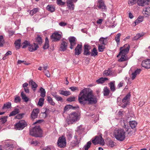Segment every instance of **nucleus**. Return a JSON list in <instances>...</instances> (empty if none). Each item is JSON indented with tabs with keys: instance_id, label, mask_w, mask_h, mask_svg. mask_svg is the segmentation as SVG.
Wrapping results in <instances>:
<instances>
[{
	"instance_id": "nucleus-1",
	"label": "nucleus",
	"mask_w": 150,
	"mask_h": 150,
	"mask_svg": "<svg viewBox=\"0 0 150 150\" xmlns=\"http://www.w3.org/2000/svg\"><path fill=\"white\" fill-rule=\"evenodd\" d=\"M78 100L79 103L83 105L86 104H95L97 102L96 98L94 96L89 89L87 88H84L81 91Z\"/></svg>"
},
{
	"instance_id": "nucleus-2",
	"label": "nucleus",
	"mask_w": 150,
	"mask_h": 150,
	"mask_svg": "<svg viewBox=\"0 0 150 150\" xmlns=\"http://www.w3.org/2000/svg\"><path fill=\"white\" fill-rule=\"evenodd\" d=\"M114 135L115 138L119 141H123L125 138V132L122 129L115 130L114 132Z\"/></svg>"
},
{
	"instance_id": "nucleus-3",
	"label": "nucleus",
	"mask_w": 150,
	"mask_h": 150,
	"mask_svg": "<svg viewBox=\"0 0 150 150\" xmlns=\"http://www.w3.org/2000/svg\"><path fill=\"white\" fill-rule=\"evenodd\" d=\"M42 132L39 126H36L30 129V135L36 137H41Z\"/></svg>"
},
{
	"instance_id": "nucleus-4",
	"label": "nucleus",
	"mask_w": 150,
	"mask_h": 150,
	"mask_svg": "<svg viewBox=\"0 0 150 150\" xmlns=\"http://www.w3.org/2000/svg\"><path fill=\"white\" fill-rule=\"evenodd\" d=\"M79 115L77 112H73L69 115V117L66 120V122L68 124H72L74 122L79 120Z\"/></svg>"
},
{
	"instance_id": "nucleus-5",
	"label": "nucleus",
	"mask_w": 150,
	"mask_h": 150,
	"mask_svg": "<svg viewBox=\"0 0 150 150\" xmlns=\"http://www.w3.org/2000/svg\"><path fill=\"white\" fill-rule=\"evenodd\" d=\"M131 94L130 93H128L122 100V103L121 107L123 108H125L129 103Z\"/></svg>"
},
{
	"instance_id": "nucleus-6",
	"label": "nucleus",
	"mask_w": 150,
	"mask_h": 150,
	"mask_svg": "<svg viewBox=\"0 0 150 150\" xmlns=\"http://www.w3.org/2000/svg\"><path fill=\"white\" fill-rule=\"evenodd\" d=\"M57 145L60 148L65 147L66 145V142L65 137L62 136L59 137L57 142Z\"/></svg>"
},
{
	"instance_id": "nucleus-7",
	"label": "nucleus",
	"mask_w": 150,
	"mask_h": 150,
	"mask_svg": "<svg viewBox=\"0 0 150 150\" xmlns=\"http://www.w3.org/2000/svg\"><path fill=\"white\" fill-rule=\"evenodd\" d=\"M129 48V45L127 44L125 45L123 47H120L119 55H123L126 56V54L128 53Z\"/></svg>"
},
{
	"instance_id": "nucleus-8",
	"label": "nucleus",
	"mask_w": 150,
	"mask_h": 150,
	"mask_svg": "<svg viewBox=\"0 0 150 150\" xmlns=\"http://www.w3.org/2000/svg\"><path fill=\"white\" fill-rule=\"evenodd\" d=\"M27 125L26 122L24 120H22L16 123L15 126L16 129L21 130L23 129Z\"/></svg>"
},
{
	"instance_id": "nucleus-9",
	"label": "nucleus",
	"mask_w": 150,
	"mask_h": 150,
	"mask_svg": "<svg viewBox=\"0 0 150 150\" xmlns=\"http://www.w3.org/2000/svg\"><path fill=\"white\" fill-rule=\"evenodd\" d=\"M92 142L95 145H96L97 144L104 145V139L101 136H96L95 138L92 140Z\"/></svg>"
},
{
	"instance_id": "nucleus-10",
	"label": "nucleus",
	"mask_w": 150,
	"mask_h": 150,
	"mask_svg": "<svg viewBox=\"0 0 150 150\" xmlns=\"http://www.w3.org/2000/svg\"><path fill=\"white\" fill-rule=\"evenodd\" d=\"M84 129L83 125H80L77 128V130L75 133V136H77L80 139H81L82 138V134L83 132Z\"/></svg>"
},
{
	"instance_id": "nucleus-11",
	"label": "nucleus",
	"mask_w": 150,
	"mask_h": 150,
	"mask_svg": "<svg viewBox=\"0 0 150 150\" xmlns=\"http://www.w3.org/2000/svg\"><path fill=\"white\" fill-rule=\"evenodd\" d=\"M53 42H57L59 41L61 38L62 35L57 32L53 33L50 36Z\"/></svg>"
},
{
	"instance_id": "nucleus-12",
	"label": "nucleus",
	"mask_w": 150,
	"mask_h": 150,
	"mask_svg": "<svg viewBox=\"0 0 150 150\" xmlns=\"http://www.w3.org/2000/svg\"><path fill=\"white\" fill-rule=\"evenodd\" d=\"M77 1V0H67L66 3L68 8L70 10H74L75 6L74 3H76Z\"/></svg>"
},
{
	"instance_id": "nucleus-13",
	"label": "nucleus",
	"mask_w": 150,
	"mask_h": 150,
	"mask_svg": "<svg viewBox=\"0 0 150 150\" xmlns=\"http://www.w3.org/2000/svg\"><path fill=\"white\" fill-rule=\"evenodd\" d=\"M39 112V110L38 108L33 109L31 114V119L33 120L37 118Z\"/></svg>"
},
{
	"instance_id": "nucleus-14",
	"label": "nucleus",
	"mask_w": 150,
	"mask_h": 150,
	"mask_svg": "<svg viewBox=\"0 0 150 150\" xmlns=\"http://www.w3.org/2000/svg\"><path fill=\"white\" fill-rule=\"evenodd\" d=\"M142 67L146 69H150V59H148L142 61Z\"/></svg>"
},
{
	"instance_id": "nucleus-15",
	"label": "nucleus",
	"mask_w": 150,
	"mask_h": 150,
	"mask_svg": "<svg viewBox=\"0 0 150 150\" xmlns=\"http://www.w3.org/2000/svg\"><path fill=\"white\" fill-rule=\"evenodd\" d=\"M38 47H39L37 44L33 43V44H30L29 46L28 47V50L30 51L33 52L37 50Z\"/></svg>"
},
{
	"instance_id": "nucleus-16",
	"label": "nucleus",
	"mask_w": 150,
	"mask_h": 150,
	"mask_svg": "<svg viewBox=\"0 0 150 150\" xmlns=\"http://www.w3.org/2000/svg\"><path fill=\"white\" fill-rule=\"evenodd\" d=\"M67 42H66L63 39L62 40L60 47L61 50L63 51H65L67 48Z\"/></svg>"
},
{
	"instance_id": "nucleus-17",
	"label": "nucleus",
	"mask_w": 150,
	"mask_h": 150,
	"mask_svg": "<svg viewBox=\"0 0 150 150\" xmlns=\"http://www.w3.org/2000/svg\"><path fill=\"white\" fill-rule=\"evenodd\" d=\"M98 7L103 11L106 9V6L104 3L103 0H98Z\"/></svg>"
},
{
	"instance_id": "nucleus-18",
	"label": "nucleus",
	"mask_w": 150,
	"mask_h": 150,
	"mask_svg": "<svg viewBox=\"0 0 150 150\" xmlns=\"http://www.w3.org/2000/svg\"><path fill=\"white\" fill-rule=\"evenodd\" d=\"M150 0H137V3L138 5L140 6H144V5L148 4Z\"/></svg>"
},
{
	"instance_id": "nucleus-19",
	"label": "nucleus",
	"mask_w": 150,
	"mask_h": 150,
	"mask_svg": "<svg viewBox=\"0 0 150 150\" xmlns=\"http://www.w3.org/2000/svg\"><path fill=\"white\" fill-rule=\"evenodd\" d=\"M81 45L78 44L76 47L75 49V55H79L81 53L82 50Z\"/></svg>"
},
{
	"instance_id": "nucleus-20",
	"label": "nucleus",
	"mask_w": 150,
	"mask_h": 150,
	"mask_svg": "<svg viewBox=\"0 0 150 150\" xmlns=\"http://www.w3.org/2000/svg\"><path fill=\"white\" fill-rule=\"evenodd\" d=\"M91 49V47L87 45H84V49L83 54L84 55L88 56L91 53L89 52V50Z\"/></svg>"
},
{
	"instance_id": "nucleus-21",
	"label": "nucleus",
	"mask_w": 150,
	"mask_h": 150,
	"mask_svg": "<svg viewBox=\"0 0 150 150\" xmlns=\"http://www.w3.org/2000/svg\"><path fill=\"white\" fill-rule=\"evenodd\" d=\"M29 83L31 86V88L34 91H35L38 87L37 84L32 80H30L29 82Z\"/></svg>"
},
{
	"instance_id": "nucleus-22",
	"label": "nucleus",
	"mask_w": 150,
	"mask_h": 150,
	"mask_svg": "<svg viewBox=\"0 0 150 150\" xmlns=\"http://www.w3.org/2000/svg\"><path fill=\"white\" fill-rule=\"evenodd\" d=\"M108 85L111 91L112 92H114L115 90V81H113L110 82L108 83Z\"/></svg>"
},
{
	"instance_id": "nucleus-23",
	"label": "nucleus",
	"mask_w": 150,
	"mask_h": 150,
	"mask_svg": "<svg viewBox=\"0 0 150 150\" xmlns=\"http://www.w3.org/2000/svg\"><path fill=\"white\" fill-rule=\"evenodd\" d=\"M78 137L77 136H74V138L75 139V140L73 141L72 142V145L73 146H77L78 147H79V144L80 142V139H79V140L78 138Z\"/></svg>"
},
{
	"instance_id": "nucleus-24",
	"label": "nucleus",
	"mask_w": 150,
	"mask_h": 150,
	"mask_svg": "<svg viewBox=\"0 0 150 150\" xmlns=\"http://www.w3.org/2000/svg\"><path fill=\"white\" fill-rule=\"evenodd\" d=\"M141 70L140 69H137L134 72L132 73V79L134 80L135 79L137 75L139 74L141 72Z\"/></svg>"
},
{
	"instance_id": "nucleus-25",
	"label": "nucleus",
	"mask_w": 150,
	"mask_h": 150,
	"mask_svg": "<svg viewBox=\"0 0 150 150\" xmlns=\"http://www.w3.org/2000/svg\"><path fill=\"white\" fill-rule=\"evenodd\" d=\"M21 40L20 39H18L15 41L14 44L15 48L16 49H18L20 48L21 47Z\"/></svg>"
},
{
	"instance_id": "nucleus-26",
	"label": "nucleus",
	"mask_w": 150,
	"mask_h": 150,
	"mask_svg": "<svg viewBox=\"0 0 150 150\" xmlns=\"http://www.w3.org/2000/svg\"><path fill=\"white\" fill-rule=\"evenodd\" d=\"M59 93L60 94L64 95L65 96H68L71 94L70 92L69 91L61 90L59 91Z\"/></svg>"
},
{
	"instance_id": "nucleus-27",
	"label": "nucleus",
	"mask_w": 150,
	"mask_h": 150,
	"mask_svg": "<svg viewBox=\"0 0 150 150\" xmlns=\"http://www.w3.org/2000/svg\"><path fill=\"white\" fill-rule=\"evenodd\" d=\"M107 37L105 38L101 37L99 39V41L100 42V43L101 44L105 45L107 44L108 41L107 40Z\"/></svg>"
},
{
	"instance_id": "nucleus-28",
	"label": "nucleus",
	"mask_w": 150,
	"mask_h": 150,
	"mask_svg": "<svg viewBox=\"0 0 150 150\" xmlns=\"http://www.w3.org/2000/svg\"><path fill=\"white\" fill-rule=\"evenodd\" d=\"M143 13L146 15V16L147 17L148 16L150 15V7H147L144 10V11H143Z\"/></svg>"
},
{
	"instance_id": "nucleus-29",
	"label": "nucleus",
	"mask_w": 150,
	"mask_h": 150,
	"mask_svg": "<svg viewBox=\"0 0 150 150\" xmlns=\"http://www.w3.org/2000/svg\"><path fill=\"white\" fill-rule=\"evenodd\" d=\"M19 109L18 108H16L14 109V110L9 115V116H14L16 114L19 112Z\"/></svg>"
},
{
	"instance_id": "nucleus-30",
	"label": "nucleus",
	"mask_w": 150,
	"mask_h": 150,
	"mask_svg": "<svg viewBox=\"0 0 150 150\" xmlns=\"http://www.w3.org/2000/svg\"><path fill=\"white\" fill-rule=\"evenodd\" d=\"M46 9L50 12H52L54 11L55 8L52 5H48L46 7Z\"/></svg>"
},
{
	"instance_id": "nucleus-31",
	"label": "nucleus",
	"mask_w": 150,
	"mask_h": 150,
	"mask_svg": "<svg viewBox=\"0 0 150 150\" xmlns=\"http://www.w3.org/2000/svg\"><path fill=\"white\" fill-rule=\"evenodd\" d=\"M110 92V90L109 88L105 87L103 89V94L104 96H108L109 95Z\"/></svg>"
},
{
	"instance_id": "nucleus-32",
	"label": "nucleus",
	"mask_w": 150,
	"mask_h": 150,
	"mask_svg": "<svg viewBox=\"0 0 150 150\" xmlns=\"http://www.w3.org/2000/svg\"><path fill=\"white\" fill-rule=\"evenodd\" d=\"M108 79L107 78H101L97 80L96 82L98 83H104Z\"/></svg>"
},
{
	"instance_id": "nucleus-33",
	"label": "nucleus",
	"mask_w": 150,
	"mask_h": 150,
	"mask_svg": "<svg viewBox=\"0 0 150 150\" xmlns=\"http://www.w3.org/2000/svg\"><path fill=\"white\" fill-rule=\"evenodd\" d=\"M76 108V107H73L71 105H68L65 107L64 108V112H65L67 110H69V109H74Z\"/></svg>"
},
{
	"instance_id": "nucleus-34",
	"label": "nucleus",
	"mask_w": 150,
	"mask_h": 150,
	"mask_svg": "<svg viewBox=\"0 0 150 150\" xmlns=\"http://www.w3.org/2000/svg\"><path fill=\"white\" fill-rule=\"evenodd\" d=\"M40 96L42 98H44L45 96L46 91L45 89L42 87H41L40 88Z\"/></svg>"
},
{
	"instance_id": "nucleus-35",
	"label": "nucleus",
	"mask_w": 150,
	"mask_h": 150,
	"mask_svg": "<svg viewBox=\"0 0 150 150\" xmlns=\"http://www.w3.org/2000/svg\"><path fill=\"white\" fill-rule=\"evenodd\" d=\"M30 44V42L29 41L25 40L22 43L23 46L22 47V48H25L28 46H29Z\"/></svg>"
},
{
	"instance_id": "nucleus-36",
	"label": "nucleus",
	"mask_w": 150,
	"mask_h": 150,
	"mask_svg": "<svg viewBox=\"0 0 150 150\" xmlns=\"http://www.w3.org/2000/svg\"><path fill=\"white\" fill-rule=\"evenodd\" d=\"M47 100L48 103L51 105H54L55 104L54 102L53 101L52 98L50 96H47Z\"/></svg>"
},
{
	"instance_id": "nucleus-37",
	"label": "nucleus",
	"mask_w": 150,
	"mask_h": 150,
	"mask_svg": "<svg viewBox=\"0 0 150 150\" xmlns=\"http://www.w3.org/2000/svg\"><path fill=\"white\" fill-rule=\"evenodd\" d=\"M49 40L47 38H45V44L43 47L44 49H46L49 47Z\"/></svg>"
},
{
	"instance_id": "nucleus-38",
	"label": "nucleus",
	"mask_w": 150,
	"mask_h": 150,
	"mask_svg": "<svg viewBox=\"0 0 150 150\" xmlns=\"http://www.w3.org/2000/svg\"><path fill=\"white\" fill-rule=\"evenodd\" d=\"M98 52L96 48L94 47L92 50L91 53V56H95L98 55Z\"/></svg>"
},
{
	"instance_id": "nucleus-39",
	"label": "nucleus",
	"mask_w": 150,
	"mask_h": 150,
	"mask_svg": "<svg viewBox=\"0 0 150 150\" xmlns=\"http://www.w3.org/2000/svg\"><path fill=\"white\" fill-rule=\"evenodd\" d=\"M21 96L22 99L25 102H27L28 101L29 99L26 96L25 94L23 92H22L21 93Z\"/></svg>"
},
{
	"instance_id": "nucleus-40",
	"label": "nucleus",
	"mask_w": 150,
	"mask_h": 150,
	"mask_svg": "<svg viewBox=\"0 0 150 150\" xmlns=\"http://www.w3.org/2000/svg\"><path fill=\"white\" fill-rule=\"evenodd\" d=\"M121 57L118 60L119 62H122L126 61L128 59L127 57L125 55H121Z\"/></svg>"
},
{
	"instance_id": "nucleus-41",
	"label": "nucleus",
	"mask_w": 150,
	"mask_h": 150,
	"mask_svg": "<svg viewBox=\"0 0 150 150\" xmlns=\"http://www.w3.org/2000/svg\"><path fill=\"white\" fill-rule=\"evenodd\" d=\"M11 107V102H8L4 104L3 106V107L2 109H4L5 108L8 109L10 108Z\"/></svg>"
},
{
	"instance_id": "nucleus-42",
	"label": "nucleus",
	"mask_w": 150,
	"mask_h": 150,
	"mask_svg": "<svg viewBox=\"0 0 150 150\" xmlns=\"http://www.w3.org/2000/svg\"><path fill=\"white\" fill-rule=\"evenodd\" d=\"M5 147L7 150H12L14 147L13 144H6Z\"/></svg>"
},
{
	"instance_id": "nucleus-43",
	"label": "nucleus",
	"mask_w": 150,
	"mask_h": 150,
	"mask_svg": "<svg viewBox=\"0 0 150 150\" xmlns=\"http://www.w3.org/2000/svg\"><path fill=\"white\" fill-rule=\"evenodd\" d=\"M137 123L135 121H132L129 122V125L132 129L135 128L137 125Z\"/></svg>"
},
{
	"instance_id": "nucleus-44",
	"label": "nucleus",
	"mask_w": 150,
	"mask_h": 150,
	"mask_svg": "<svg viewBox=\"0 0 150 150\" xmlns=\"http://www.w3.org/2000/svg\"><path fill=\"white\" fill-rule=\"evenodd\" d=\"M36 42L38 44L41 45L42 43V38L39 35H38L36 38Z\"/></svg>"
},
{
	"instance_id": "nucleus-45",
	"label": "nucleus",
	"mask_w": 150,
	"mask_h": 150,
	"mask_svg": "<svg viewBox=\"0 0 150 150\" xmlns=\"http://www.w3.org/2000/svg\"><path fill=\"white\" fill-rule=\"evenodd\" d=\"M68 40L70 43L76 42V39L74 37H70L68 38Z\"/></svg>"
},
{
	"instance_id": "nucleus-46",
	"label": "nucleus",
	"mask_w": 150,
	"mask_h": 150,
	"mask_svg": "<svg viewBox=\"0 0 150 150\" xmlns=\"http://www.w3.org/2000/svg\"><path fill=\"white\" fill-rule=\"evenodd\" d=\"M121 34L120 33H118L115 36V40L117 42V44H119L120 41V37L121 36Z\"/></svg>"
},
{
	"instance_id": "nucleus-47",
	"label": "nucleus",
	"mask_w": 150,
	"mask_h": 150,
	"mask_svg": "<svg viewBox=\"0 0 150 150\" xmlns=\"http://www.w3.org/2000/svg\"><path fill=\"white\" fill-rule=\"evenodd\" d=\"M91 144V143L90 141L87 142V144L84 146V148L85 150H88L90 147Z\"/></svg>"
},
{
	"instance_id": "nucleus-48",
	"label": "nucleus",
	"mask_w": 150,
	"mask_h": 150,
	"mask_svg": "<svg viewBox=\"0 0 150 150\" xmlns=\"http://www.w3.org/2000/svg\"><path fill=\"white\" fill-rule=\"evenodd\" d=\"M66 100L68 102H73L76 101V98L74 96H72L68 98Z\"/></svg>"
},
{
	"instance_id": "nucleus-49",
	"label": "nucleus",
	"mask_w": 150,
	"mask_h": 150,
	"mask_svg": "<svg viewBox=\"0 0 150 150\" xmlns=\"http://www.w3.org/2000/svg\"><path fill=\"white\" fill-rule=\"evenodd\" d=\"M38 8H34L32 10H31L30 11V14L31 16H33L34 14L36 13L38 11Z\"/></svg>"
},
{
	"instance_id": "nucleus-50",
	"label": "nucleus",
	"mask_w": 150,
	"mask_h": 150,
	"mask_svg": "<svg viewBox=\"0 0 150 150\" xmlns=\"http://www.w3.org/2000/svg\"><path fill=\"white\" fill-rule=\"evenodd\" d=\"M44 100L43 98H40L38 102V105L40 106H42L44 104Z\"/></svg>"
},
{
	"instance_id": "nucleus-51",
	"label": "nucleus",
	"mask_w": 150,
	"mask_h": 150,
	"mask_svg": "<svg viewBox=\"0 0 150 150\" xmlns=\"http://www.w3.org/2000/svg\"><path fill=\"white\" fill-rule=\"evenodd\" d=\"M4 41L3 35L0 36V47L3 46L4 44Z\"/></svg>"
},
{
	"instance_id": "nucleus-52",
	"label": "nucleus",
	"mask_w": 150,
	"mask_h": 150,
	"mask_svg": "<svg viewBox=\"0 0 150 150\" xmlns=\"http://www.w3.org/2000/svg\"><path fill=\"white\" fill-rule=\"evenodd\" d=\"M111 72L110 69L105 70L104 71L103 75L105 76H107L110 74Z\"/></svg>"
},
{
	"instance_id": "nucleus-53",
	"label": "nucleus",
	"mask_w": 150,
	"mask_h": 150,
	"mask_svg": "<svg viewBox=\"0 0 150 150\" xmlns=\"http://www.w3.org/2000/svg\"><path fill=\"white\" fill-rule=\"evenodd\" d=\"M7 117H4L0 119V122L1 123L4 124L7 121Z\"/></svg>"
},
{
	"instance_id": "nucleus-54",
	"label": "nucleus",
	"mask_w": 150,
	"mask_h": 150,
	"mask_svg": "<svg viewBox=\"0 0 150 150\" xmlns=\"http://www.w3.org/2000/svg\"><path fill=\"white\" fill-rule=\"evenodd\" d=\"M42 150H54V149L53 146H47L43 148Z\"/></svg>"
},
{
	"instance_id": "nucleus-55",
	"label": "nucleus",
	"mask_w": 150,
	"mask_h": 150,
	"mask_svg": "<svg viewBox=\"0 0 150 150\" xmlns=\"http://www.w3.org/2000/svg\"><path fill=\"white\" fill-rule=\"evenodd\" d=\"M137 0H128V4L129 5L132 6L136 3Z\"/></svg>"
},
{
	"instance_id": "nucleus-56",
	"label": "nucleus",
	"mask_w": 150,
	"mask_h": 150,
	"mask_svg": "<svg viewBox=\"0 0 150 150\" xmlns=\"http://www.w3.org/2000/svg\"><path fill=\"white\" fill-rule=\"evenodd\" d=\"M143 35L142 34H140L139 33L137 34L134 38H133V40H137L139 38L142 36Z\"/></svg>"
},
{
	"instance_id": "nucleus-57",
	"label": "nucleus",
	"mask_w": 150,
	"mask_h": 150,
	"mask_svg": "<svg viewBox=\"0 0 150 150\" xmlns=\"http://www.w3.org/2000/svg\"><path fill=\"white\" fill-rule=\"evenodd\" d=\"M69 88L73 92L75 91H78L79 90L78 87L74 86L71 87H70Z\"/></svg>"
},
{
	"instance_id": "nucleus-58",
	"label": "nucleus",
	"mask_w": 150,
	"mask_h": 150,
	"mask_svg": "<svg viewBox=\"0 0 150 150\" xmlns=\"http://www.w3.org/2000/svg\"><path fill=\"white\" fill-rule=\"evenodd\" d=\"M57 4L59 6H63L65 4V3L62 1V0H57Z\"/></svg>"
},
{
	"instance_id": "nucleus-59",
	"label": "nucleus",
	"mask_w": 150,
	"mask_h": 150,
	"mask_svg": "<svg viewBox=\"0 0 150 150\" xmlns=\"http://www.w3.org/2000/svg\"><path fill=\"white\" fill-rule=\"evenodd\" d=\"M24 115V113L18 114L16 116V119H21L23 117Z\"/></svg>"
},
{
	"instance_id": "nucleus-60",
	"label": "nucleus",
	"mask_w": 150,
	"mask_h": 150,
	"mask_svg": "<svg viewBox=\"0 0 150 150\" xmlns=\"http://www.w3.org/2000/svg\"><path fill=\"white\" fill-rule=\"evenodd\" d=\"M105 48V47L104 46L100 45H98V50L99 52H103Z\"/></svg>"
},
{
	"instance_id": "nucleus-61",
	"label": "nucleus",
	"mask_w": 150,
	"mask_h": 150,
	"mask_svg": "<svg viewBox=\"0 0 150 150\" xmlns=\"http://www.w3.org/2000/svg\"><path fill=\"white\" fill-rule=\"evenodd\" d=\"M108 144L109 146L112 147L114 146V142L111 140H109L108 142Z\"/></svg>"
},
{
	"instance_id": "nucleus-62",
	"label": "nucleus",
	"mask_w": 150,
	"mask_h": 150,
	"mask_svg": "<svg viewBox=\"0 0 150 150\" xmlns=\"http://www.w3.org/2000/svg\"><path fill=\"white\" fill-rule=\"evenodd\" d=\"M55 99L58 101H62L63 99L61 97L57 95L55 98Z\"/></svg>"
},
{
	"instance_id": "nucleus-63",
	"label": "nucleus",
	"mask_w": 150,
	"mask_h": 150,
	"mask_svg": "<svg viewBox=\"0 0 150 150\" xmlns=\"http://www.w3.org/2000/svg\"><path fill=\"white\" fill-rule=\"evenodd\" d=\"M76 45V42L71 43H70V48L71 49H72L74 48V47Z\"/></svg>"
},
{
	"instance_id": "nucleus-64",
	"label": "nucleus",
	"mask_w": 150,
	"mask_h": 150,
	"mask_svg": "<svg viewBox=\"0 0 150 150\" xmlns=\"http://www.w3.org/2000/svg\"><path fill=\"white\" fill-rule=\"evenodd\" d=\"M20 97L19 96H17L15 98V102L16 103H18L21 100Z\"/></svg>"
}]
</instances>
